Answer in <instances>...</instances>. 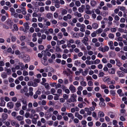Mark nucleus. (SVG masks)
I'll use <instances>...</instances> for the list:
<instances>
[{"mask_svg": "<svg viewBox=\"0 0 127 127\" xmlns=\"http://www.w3.org/2000/svg\"><path fill=\"white\" fill-rule=\"evenodd\" d=\"M15 110L16 111H18L19 110V108L21 105V104L20 102V101L19 100L17 101V102L15 104Z\"/></svg>", "mask_w": 127, "mask_h": 127, "instance_id": "nucleus-1", "label": "nucleus"}, {"mask_svg": "<svg viewBox=\"0 0 127 127\" xmlns=\"http://www.w3.org/2000/svg\"><path fill=\"white\" fill-rule=\"evenodd\" d=\"M14 104L13 103L11 102H9L7 103V106L9 109H11L13 107Z\"/></svg>", "mask_w": 127, "mask_h": 127, "instance_id": "nucleus-2", "label": "nucleus"}, {"mask_svg": "<svg viewBox=\"0 0 127 127\" xmlns=\"http://www.w3.org/2000/svg\"><path fill=\"white\" fill-rule=\"evenodd\" d=\"M88 40V39L87 37H84L83 40H82V42L86 46L88 45V43L87 42Z\"/></svg>", "mask_w": 127, "mask_h": 127, "instance_id": "nucleus-3", "label": "nucleus"}, {"mask_svg": "<svg viewBox=\"0 0 127 127\" xmlns=\"http://www.w3.org/2000/svg\"><path fill=\"white\" fill-rule=\"evenodd\" d=\"M23 59L25 62H27L30 61V58L28 55H25L23 57Z\"/></svg>", "mask_w": 127, "mask_h": 127, "instance_id": "nucleus-4", "label": "nucleus"}, {"mask_svg": "<svg viewBox=\"0 0 127 127\" xmlns=\"http://www.w3.org/2000/svg\"><path fill=\"white\" fill-rule=\"evenodd\" d=\"M75 116L80 120H81L83 118V116L80 115L78 112H75Z\"/></svg>", "mask_w": 127, "mask_h": 127, "instance_id": "nucleus-5", "label": "nucleus"}, {"mask_svg": "<svg viewBox=\"0 0 127 127\" xmlns=\"http://www.w3.org/2000/svg\"><path fill=\"white\" fill-rule=\"evenodd\" d=\"M1 117L2 118V121L3 122L7 118L8 115L6 113H4L2 115Z\"/></svg>", "mask_w": 127, "mask_h": 127, "instance_id": "nucleus-6", "label": "nucleus"}, {"mask_svg": "<svg viewBox=\"0 0 127 127\" xmlns=\"http://www.w3.org/2000/svg\"><path fill=\"white\" fill-rule=\"evenodd\" d=\"M69 89L73 93L75 92V87L72 85H70L69 87Z\"/></svg>", "mask_w": 127, "mask_h": 127, "instance_id": "nucleus-7", "label": "nucleus"}, {"mask_svg": "<svg viewBox=\"0 0 127 127\" xmlns=\"http://www.w3.org/2000/svg\"><path fill=\"white\" fill-rule=\"evenodd\" d=\"M117 73L119 77H122L124 75V73L121 71H118Z\"/></svg>", "mask_w": 127, "mask_h": 127, "instance_id": "nucleus-8", "label": "nucleus"}, {"mask_svg": "<svg viewBox=\"0 0 127 127\" xmlns=\"http://www.w3.org/2000/svg\"><path fill=\"white\" fill-rule=\"evenodd\" d=\"M80 27V31L83 32H84L85 31V28L86 27L85 25L84 24H81V26Z\"/></svg>", "mask_w": 127, "mask_h": 127, "instance_id": "nucleus-9", "label": "nucleus"}, {"mask_svg": "<svg viewBox=\"0 0 127 127\" xmlns=\"http://www.w3.org/2000/svg\"><path fill=\"white\" fill-rule=\"evenodd\" d=\"M98 115L99 117H104V114L103 112L100 111L98 113Z\"/></svg>", "mask_w": 127, "mask_h": 127, "instance_id": "nucleus-10", "label": "nucleus"}, {"mask_svg": "<svg viewBox=\"0 0 127 127\" xmlns=\"http://www.w3.org/2000/svg\"><path fill=\"white\" fill-rule=\"evenodd\" d=\"M7 23L8 26H9L10 28L11 29L12 28V26L13 25V22H11V20H8L7 21Z\"/></svg>", "mask_w": 127, "mask_h": 127, "instance_id": "nucleus-11", "label": "nucleus"}, {"mask_svg": "<svg viewBox=\"0 0 127 127\" xmlns=\"http://www.w3.org/2000/svg\"><path fill=\"white\" fill-rule=\"evenodd\" d=\"M29 95L31 96H32L33 94V93L32 92V91L33 90V88L32 87H30L29 88Z\"/></svg>", "mask_w": 127, "mask_h": 127, "instance_id": "nucleus-12", "label": "nucleus"}, {"mask_svg": "<svg viewBox=\"0 0 127 127\" xmlns=\"http://www.w3.org/2000/svg\"><path fill=\"white\" fill-rule=\"evenodd\" d=\"M85 7V6L84 5H82L81 7H80L78 9V10L79 12L81 13H82L84 11V8Z\"/></svg>", "mask_w": 127, "mask_h": 127, "instance_id": "nucleus-13", "label": "nucleus"}, {"mask_svg": "<svg viewBox=\"0 0 127 127\" xmlns=\"http://www.w3.org/2000/svg\"><path fill=\"white\" fill-rule=\"evenodd\" d=\"M89 69L87 68L84 71L82 72V75L85 76L88 73Z\"/></svg>", "mask_w": 127, "mask_h": 127, "instance_id": "nucleus-14", "label": "nucleus"}, {"mask_svg": "<svg viewBox=\"0 0 127 127\" xmlns=\"http://www.w3.org/2000/svg\"><path fill=\"white\" fill-rule=\"evenodd\" d=\"M23 26L25 27V29L27 31L28 30L29 28V26L28 23H25L24 24Z\"/></svg>", "mask_w": 127, "mask_h": 127, "instance_id": "nucleus-15", "label": "nucleus"}, {"mask_svg": "<svg viewBox=\"0 0 127 127\" xmlns=\"http://www.w3.org/2000/svg\"><path fill=\"white\" fill-rule=\"evenodd\" d=\"M16 118L18 121H22L23 120V117L22 116L20 115L16 117Z\"/></svg>", "mask_w": 127, "mask_h": 127, "instance_id": "nucleus-16", "label": "nucleus"}, {"mask_svg": "<svg viewBox=\"0 0 127 127\" xmlns=\"http://www.w3.org/2000/svg\"><path fill=\"white\" fill-rule=\"evenodd\" d=\"M74 15L75 16H77L78 17H80L82 16V14L80 13H78V12H76L74 13Z\"/></svg>", "mask_w": 127, "mask_h": 127, "instance_id": "nucleus-17", "label": "nucleus"}, {"mask_svg": "<svg viewBox=\"0 0 127 127\" xmlns=\"http://www.w3.org/2000/svg\"><path fill=\"white\" fill-rule=\"evenodd\" d=\"M109 49V47L107 46H105L103 47V52H104L106 51H108Z\"/></svg>", "mask_w": 127, "mask_h": 127, "instance_id": "nucleus-18", "label": "nucleus"}, {"mask_svg": "<svg viewBox=\"0 0 127 127\" xmlns=\"http://www.w3.org/2000/svg\"><path fill=\"white\" fill-rule=\"evenodd\" d=\"M4 70L5 71H6L8 75H10L11 74V72L10 69H8L7 68L5 67Z\"/></svg>", "mask_w": 127, "mask_h": 127, "instance_id": "nucleus-19", "label": "nucleus"}, {"mask_svg": "<svg viewBox=\"0 0 127 127\" xmlns=\"http://www.w3.org/2000/svg\"><path fill=\"white\" fill-rule=\"evenodd\" d=\"M92 26L93 28L94 29H96L98 27V25L96 23H94L92 24Z\"/></svg>", "mask_w": 127, "mask_h": 127, "instance_id": "nucleus-20", "label": "nucleus"}, {"mask_svg": "<svg viewBox=\"0 0 127 127\" xmlns=\"http://www.w3.org/2000/svg\"><path fill=\"white\" fill-rule=\"evenodd\" d=\"M67 13V10H66L65 9H63L61 11V14L63 15H64L66 14Z\"/></svg>", "mask_w": 127, "mask_h": 127, "instance_id": "nucleus-21", "label": "nucleus"}, {"mask_svg": "<svg viewBox=\"0 0 127 127\" xmlns=\"http://www.w3.org/2000/svg\"><path fill=\"white\" fill-rule=\"evenodd\" d=\"M67 116L72 120L74 119V116L73 114L71 113H69L67 114Z\"/></svg>", "mask_w": 127, "mask_h": 127, "instance_id": "nucleus-22", "label": "nucleus"}, {"mask_svg": "<svg viewBox=\"0 0 127 127\" xmlns=\"http://www.w3.org/2000/svg\"><path fill=\"white\" fill-rule=\"evenodd\" d=\"M116 62V65L118 67H120L122 65L121 63L120 62L119 60L118 59H116L115 60Z\"/></svg>", "mask_w": 127, "mask_h": 127, "instance_id": "nucleus-23", "label": "nucleus"}, {"mask_svg": "<svg viewBox=\"0 0 127 127\" xmlns=\"http://www.w3.org/2000/svg\"><path fill=\"white\" fill-rule=\"evenodd\" d=\"M41 14L40 13L37 14L35 12H33L32 14V17H36L37 16H41Z\"/></svg>", "mask_w": 127, "mask_h": 127, "instance_id": "nucleus-24", "label": "nucleus"}, {"mask_svg": "<svg viewBox=\"0 0 127 127\" xmlns=\"http://www.w3.org/2000/svg\"><path fill=\"white\" fill-rule=\"evenodd\" d=\"M109 73L110 74H114L115 73V69L113 68H112L109 70Z\"/></svg>", "mask_w": 127, "mask_h": 127, "instance_id": "nucleus-25", "label": "nucleus"}, {"mask_svg": "<svg viewBox=\"0 0 127 127\" xmlns=\"http://www.w3.org/2000/svg\"><path fill=\"white\" fill-rule=\"evenodd\" d=\"M46 17L48 19H50L53 17V14L51 13H48L46 15Z\"/></svg>", "mask_w": 127, "mask_h": 127, "instance_id": "nucleus-26", "label": "nucleus"}, {"mask_svg": "<svg viewBox=\"0 0 127 127\" xmlns=\"http://www.w3.org/2000/svg\"><path fill=\"white\" fill-rule=\"evenodd\" d=\"M54 95H56V96L54 97V100H58L59 99V96H60V95H58V94H55Z\"/></svg>", "mask_w": 127, "mask_h": 127, "instance_id": "nucleus-27", "label": "nucleus"}, {"mask_svg": "<svg viewBox=\"0 0 127 127\" xmlns=\"http://www.w3.org/2000/svg\"><path fill=\"white\" fill-rule=\"evenodd\" d=\"M91 4L92 6H94L96 5V2L95 1L93 0L91 2Z\"/></svg>", "mask_w": 127, "mask_h": 127, "instance_id": "nucleus-28", "label": "nucleus"}, {"mask_svg": "<svg viewBox=\"0 0 127 127\" xmlns=\"http://www.w3.org/2000/svg\"><path fill=\"white\" fill-rule=\"evenodd\" d=\"M5 103V102L4 100H2L0 103V106H4Z\"/></svg>", "mask_w": 127, "mask_h": 127, "instance_id": "nucleus-29", "label": "nucleus"}, {"mask_svg": "<svg viewBox=\"0 0 127 127\" xmlns=\"http://www.w3.org/2000/svg\"><path fill=\"white\" fill-rule=\"evenodd\" d=\"M23 104L24 105L27 104V101L24 98L20 99Z\"/></svg>", "mask_w": 127, "mask_h": 127, "instance_id": "nucleus-30", "label": "nucleus"}, {"mask_svg": "<svg viewBox=\"0 0 127 127\" xmlns=\"http://www.w3.org/2000/svg\"><path fill=\"white\" fill-rule=\"evenodd\" d=\"M87 65H90L91 64H93V63L92 61H90L88 60H87L85 61Z\"/></svg>", "mask_w": 127, "mask_h": 127, "instance_id": "nucleus-31", "label": "nucleus"}, {"mask_svg": "<svg viewBox=\"0 0 127 127\" xmlns=\"http://www.w3.org/2000/svg\"><path fill=\"white\" fill-rule=\"evenodd\" d=\"M120 69L121 70L124 72L125 73H127V69L123 67H121L120 68Z\"/></svg>", "mask_w": 127, "mask_h": 127, "instance_id": "nucleus-32", "label": "nucleus"}, {"mask_svg": "<svg viewBox=\"0 0 127 127\" xmlns=\"http://www.w3.org/2000/svg\"><path fill=\"white\" fill-rule=\"evenodd\" d=\"M56 49H55V51L56 52H60L61 51V49L60 48L59 46H56Z\"/></svg>", "mask_w": 127, "mask_h": 127, "instance_id": "nucleus-33", "label": "nucleus"}, {"mask_svg": "<svg viewBox=\"0 0 127 127\" xmlns=\"http://www.w3.org/2000/svg\"><path fill=\"white\" fill-rule=\"evenodd\" d=\"M48 50V49H46L45 50H43L41 52V54L45 56H46V53L47 51Z\"/></svg>", "mask_w": 127, "mask_h": 127, "instance_id": "nucleus-34", "label": "nucleus"}, {"mask_svg": "<svg viewBox=\"0 0 127 127\" xmlns=\"http://www.w3.org/2000/svg\"><path fill=\"white\" fill-rule=\"evenodd\" d=\"M99 105L101 107H104L105 106V104L104 102H100Z\"/></svg>", "mask_w": 127, "mask_h": 127, "instance_id": "nucleus-35", "label": "nucleus"}, {"mask_svg": "<svg viewBox=\"0 0 127 127\" xmlns=\"http://www.w3.org/2000/svg\"><path fill=\"white\" fill-rule=\"evenodd\" d=\"M103 30L101 28H99L96 31V33L97 34H99L101 33L102 31Z\"/></svg>", "mask_w": 127, "mask_h": 127, "instance_id": "nucleus-36", "label": "nucleus"}, {"mask_svg": "<svg viewBox=\"0 0 127 127\" xmlns=\"http://www.w3.org/2000/svg\"><path fill=\"white\" fill-rule=\"evenodd\" d=\"M80 84L82 86H86L87 85L85 81H81L80 82Z\"/></svg>", "mask_w": 127, "mask_h": 127, "instance_id": "nucleus-37", "label": "nucleus"}, {"mask_svg": "<svg viewBox=\"0 0 127 127\" xmlns=\"http://www.w3.org/2000/svg\"><path fill=\"white\" fill-rule=\"evenodd\" d=\"M108 36L109 38L111 39H113L114 38V35L112 33H110L108 35Z\"/></svg>", "mask_w": 127, "mask_h": 127, "instance_id": "nucleus-38", "label": "nucleus"}, {"mask_svg": "<svg viewBox=\"0 0 127 127\" xmlns=\"http://www.w3.org/2000/svg\"><path fill=\"white\" fill-rule=\"evenodd\" d=\"M11 15L13 16L14 17L17 18L18 17V14L17 13H16L15 12Z\"/></svg>", "mask_w": 127, "mask_h": 127, "instance_id": "nucleus-39", "label": "nucleus"}, {"mask_svg": "<svg viewBox=\"0 0 127 127\" xmlns=\"http://www.w3.org/2000/svg\"><path fill=\"white\" fill-rule=\"evenodd\" d=\"M44 86L45 88L47 89H49V84L47 83H45L44 84Z\"/></svg>", "mask_w": 127, "mask_h": 127, "instance_id": "nucleus-40", "label": "nucleus"}, {"mask_svg": "<svg viewBox=\"0 0 127 127\" xmlns=\"http://www.w3.org/2000/svg\"><path fill=\"white\" fill-rule=\"evenodd\" d=\"M56 92V90L54 88H52L51 90V94L54 95H55V94H54Z\"/></svg>", "mask_w": 127, "mask_h": 127, "instance_id": "nucleus-41", "label": "nucleus"}, {"mask_svg": "<svg viewBox=\"0 0 127 127\" xmlns=\"http://www.w3.org/2000/svg\"><path fill=\"white\" fill-rule=\"evenodd\" d=\"M58 36L59 38H61L63 36V34L61 32L59 33L58 34Z\"/></svg>", "mask_w": 127, "mask_h": 127, "instance_id": "nucleus-42", "label": "nucleus"}, {"mask_svg": "<svg viewBox=\"0 0 127 127\" xmlns=\"http://www.w3.org/2000/svg\"><path fill=\"white\" fill-rule=\"evenodd\" d=\"M26 123L29 125H30L31 123V121L30 120L27 119L25 120Z\"/></svg>", "mask_w": 127, "mask_h": 127, "instance_id": "nucleus-43", "label": "nucleus"}, {"mask_svg": "<svg viewBox=\"0 0 127 127\" xmlns=\"http://www.w3.org/2000/svg\"><path fill=\"white\" fill-rule=\"evenodd\" d=\"M10 9V11L11 13V15L15 12V10L13 8L11 7Z\"/></svg>", "mask_w": 127, "mask_h": 127, "instance_id": "nucleus-44", "label": "nucleus"}, {"mask_svg": "<svg viewBox=\"0 0 127 127\" xmlns=\"http://www.w3.org/2000/svg\"><path fill=\"white\" fill-rule=\"evenodd\" d=\"M85 11L86 13L88 14H92L91 11L89 10H85Z\"/></svg>", "mask_w": 127, "mask_h": 127, "instance_id": "nucleus-45", "label": "nucleus"}, {"mask_svg": "<svg viewBox=\"0 0 127 127\" xmlns=\"http://www.w3.org/2000/svg\"><path fill=\"white\" fill-rule=\"evenodd\" d=\"M1 76L2 78H5L7 77V75L4 72L2 74Z\"/></svg>", "mask_w": 127, "mask_h": 127, "instance_id": "nucleus-46", "label": "nucleus"}, {"mask_svg": "<svg viewBox=\"0 0 127 127\" xmlns=\"http://www.w3.org/2000/svg\"><path fill=\"white\" fill-rule=\"evenodd\" d=\"M16 121L14 120H11V125L13 126H15V125L16 124Z\"/></svg>", "mask_w": 127, "mask_h": 127, "instance_id": "nucleus-47", "label": "nucleus"}, {"mask_svg": "<svg viewBox=\"0 0 127 127\" xmlns=\"http://www.w3.org/2000/svg\"><path fill=\"white\" fill-rule=\"evenodd\" d=\"M13 28L16 31H17L18 30V28L16 24H14L13 25Z\"/></svg>", "mask_w": 127, "mask_h": 127, "instance_id": "nucleus-48", "label": "nucleus"}, {"mask_svg": "<svg viewBox=\"0 0 127 127\" xmlns=\"http://www.w3.org/2000/svg\"><path fill=\"white\" fill-rule=\"evenodd\" d=\"M11 41L13 42H14L16 41V38L15 36H12L11 37Z\"/></svg>", "mask_w": 127, "mask_h": 127, "instance_id": "nucleus-49", "label": "nucleus"}, {"mask_svg": "<svg viewBox=\"0 0 127 127\" xmlns=\"http://www.w3.org/2000/svg\"><path fill=\"white\" fill-rule=\"evenodd\" d=\"M19 64L20 65V66L21 67V69L22 70H23L24 69V66L23 64L22 63H19Z\"/></svg>", "mask_w": 127, "mask_h": 127, "instance_id": "nucleus-50", "label": "nucleus"}, {"mask_svg": "<svg viewBox=\"0 0 127 127\" xmlns=\"http://www.w3.org/2000/svg\"><path fill=\"white\" fill-rule=\"evenodd\" d=\"M71 101H69V103L71 102H74V101H76V100L75 99L73 96L71 97Z\"/></svg>", "mask_w": 127, "mask_h": 127, "instance_id": "nucleus-51", "label": "nucleus"}, {"mask_svg": "<svg viewBox=\"0 0 127 127\" xmlns=\"http://www.w3.org/2000/svg\"><path fill=\"white\" fill-rule=\"evenodd\" d=\"M62 90L60 89H58L57 91V93L58 94V95H60V94H62Z\"/></svg>", "mask_w": 127, "mask_h": 127, "instance_id": "nucleus-52", "label": "nucleus"}, {"mask_svg": "<svg viewBox=\"0 0 127 127\" xmlns=\"http://www.w3.org/2000/svg\"><path fill=\"white\" fill-rule=\"evenodd\" d=\"M110 30L112 32H115L116 31V28H111Z\"/></svg>", "mask_w": 127, "mask_h": 127, "instance_id": "nucleus-53", "label": "nucleus"}, {"mask_svg": "<svg viewBox=\"0 0 127 127\" xmlns=\"http://www.w3.org/2000/svg\"><path fill=\"white\" fill-rule=\"evenodd\" d=\"M75 5L77 6H79L80 5V3L79 1H76L75 2Z\"/></svg>", "mask_w": 127, "mask_h": 127, "instance_id": "nucleus-54", "label": "nucleus"}, {"mask_svg": "<svg viewBox=\"0 0 127 127\" xmlns=\"http://www.w3.org/2000/svg\"><path fill=\"white\" fill-rule=\"evenodd\" d=\"M110 93L113 96H114L115 95V91L114 90H111L110 91Z\"/></svg>", "mask_w": 127, "mask_h": 127, "instance_id": "nucleus-55", "label": "nucleus"}, {"mask_svg": "<svg viewBox=\"0 0 127 127\" xmlns=\"http://www.w3.org/2000/svg\"><path fill=\"white\" fill-rule=\"evenodd\" d=\"M80 64V62L78 60L75 61L74 63V64L77 66L79 65Z\"/></svg>", "mask_w": 127, "mask_h": 127, "instance_id": "nucleus-56", "label": "nucleus"}, {"mask_svg": "<svg viewBox=\"0 0 127 127\" xmlns=\"http://www.w3.org/2000/svg\"><path fill=\"white\" fill-rule=\"evenodd\" d=\"M32 86L34 87H36L38 85L37 83L35 82H34V81H33V82L32 83Z\"/></svg>", "mask_w": 127, "mask_h": 127, "instance_id": "nucleus-57", "label": "nucleus"}, {"mask_svg": "<svg viewBox=\"0 0 127 127\" xmlns=\"http://www.w3.org/2000/svg\"><path fill=\"white\" fill-rule=\"evenodd\" d=\"M42 39L41 38H39L38 40V42L39 44H41L42 43Z\"/></svg>", "mask_w": 127, "mask_h": 127, "instance_id": "nucleus-58", "label": "nucleus"}, {"mask_svg": "<svg viewBox=\"0 0 127 127\" xmlns=\"http://www.w3.org/2000/svg\"><path fill=\"white\" fill-rule=\"evenodd\" d=\"M28 74V72L25 70L23 71V75L24 76L27 75Z\"/></svg>", "mask_w": 127, "mask_h": 127, "instance_id": "nucleus-59", "label": "nucleus"}, {"mask_svg": "<svg viewBox=\"0 0 127 127\" xmlns=\"http://www.w3.org/2000/svg\"><path fill=\"white\" fill-rule=\"evenodd\" d=\"M51 3V1L50 0H47L45 2L46 4L47 5H50Z\"/></svg>", "mask_w": 127, "mask_h": 127, "instance_id": "nucleus-60", "label": "nucleus"}, {"mask_svg": "<svg viewBox=\"0 0 127 127\" xmlns=\"http://www.w3.org/2000/svg\"><path fill=\"white\" fill-rule=\"evenodd\" d=\"M95 46L96 47H99L100 45V44L98 42H97L95 44Z\"/></svg>", "mask_w": 127, "mask_h": 127, "instance_id": "nucleus-61", "label": "nucleus"}, {"mask_svg": "<svg viewBox=\"0 0 127 127\" xmlns=\"http://www.w3.org/2000/svg\"><path fill=\"white\" fill-rule=\"evenodd\" d=\"M57 118L58 120H60L62 119V117L61 115H57Z\"/></svg>", "mask_w": 127, "mask_h": 127, "instance_id": "nucleus-62", "label": "nucleus"}, {"mask_svg": "<svg viewBox=\"0 0 127 127\" xmlns=\"http://www.w3.org/2000/svg\"><path fill=\"white\" fill-rule=\"evenodd\" d=\"M63 97L64 99H67L68 98V95L66 94H64L63 95Z\"/></svg>", "mask_w": 127, "mask_h": 127, "instance_id": "nucleus-63", "label": "nucleus"}, {"mask_svg": "<svg viewBox=\"0 0 127 127\" xmlns=\"http://www.w3.org/2000/svg\"><path fill=\"white\" fill-rule=\"evenodd\" d=\"M100 60L98 59H97L94 61V64H98L100 63Z\"/></svg>", "mask_w": 127, "mask_h": 127, "instance_id": "nucleus-64", "label": "nucleus"}]
</instances>
